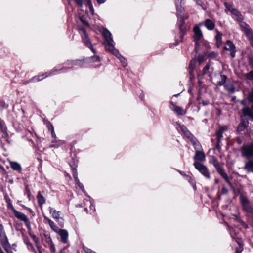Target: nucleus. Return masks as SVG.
I'll return each instance as SVG.
<instances>
[{"label":"nucleus","mask_w":253,"mask_h":253,"mask_svg":"<svg viewBox=\"0 0 253 253\" xmlns=\"http://www.w3.org/2000/svg\"><path fill=\"white\" fill-rule=\"evenodd\" d=\"M204 60V59L202 57L199 56L198 58V61L199 62V63H201Z\"/></svg>","instance_id":"obj_45"},{"label":"nucleus","mask_w":253,"mask_h":253,"mask_svg":"<svg viewBox=\"0 0 253 253\" xmlns=\"http://www.w3.org/2000/svg\"><path fill=\"white\" fill-rule=\"evenodd\" d=\"M0 129L3 132H6V128L2 124V121H1L0 122Z\"/></svg>","instance_id":"obj_37"},{"label":"nucleus","mask_w":253,"mask_h":253,"mask_svg":"<svg viewBox=\"0 0 253 253\" xmlns=\"http://www.w3.org/2000/svg\"><path fill=\"white\" fill-rule=\"evenodd\" d=\"M31 237H32V238H33V240H34L35 242H38V238H37V237H36L35 235H31Z\"/></svg>","instance_id":"obj_47"},{"label":"nucleus","mask_w":253,"mask_h":253,"mask_svg":"<svg viewBox=\"0 0 253 253\" xmlns=\"http://www.w3.org/2000/svg\"><path fill=\"white\" fill-rule=\"evenodd\" d=\"M249 65L253 69L249 73L245 75L247 79L252 80H253V59H251L249 61Z\"/></svg>","instance_id":"obj_18"},{"label":"nucleus","mask_w":253,"mask_h":253,"mask_svg":"<svg viewBox=\"0 0 253 253\" xmlns=\"http://www.w3.org/2000/svg\"><path fill=\"white\" fill-rule=\"evenodd\" d=\"M177 125H179V127L180 128V130L183 133V134L188 138H189L191 142H193L194 145H196V140L194 139L192 135L190 133V132L187 130L186 128L183 126L180 125L178 123H177Z\"/></svg>","instance_id":"obj_9"},{"label":"nucleus","mask_w":253,"mask_h":253,"mask_svg":"<svg viewBox=\"0 0 253 253\" xmlns=\"http://www.w3.org/2000/svg\"><path fill=\"white\" fill-rule=\"evenodd\" d=\"M5 105V104L4 102L2 101H0V107H4Z\"/></svg>","instance_id":"obj_50"},{"label":"nucleus","mask_w":253,"mask_h":253,"mask_svg":"<svg viewBox=\"0 0 253 253\" xmlns=\"http://www.w3.org/2000/svg\"><path fill=\"white\" fill-rule=\"evenodd\" d=\"M216 136H217V142L218 143H219L220 141V139L222 137V133H221L220 132H219V131H217L216 132Z\"/></svg>","instance_id":"obj_34"},{"label":"nucleus","mask_w":253,"mask_h":253,"mask_svg":"<svg viewBox=\"0 0 253 253\" xmlns=\"http://www.w3.org/2000/svg\"><path fill=\"white\" fill-rule=\"evenodd\" d=\"M215 182L216 183H217L218 182V180H217V179H215Z\"/></svg>","instance_id":"obj_62"},{"label":"nucleus","mask_w":253,"mask_h":253,"mask_svg":"<svg viewBox=\"0 0 253 253\" xmlns=\"http://www.w3.org/2000/svg\"><path fill=\"white\" fill-rule=\"evenodd\" d=\"M81 32V34L82 37L83 41L84 43L90 49L92 50V51L94 52V49L92 47V44L90 42V39L88 38V36L86 32L85 29L83 28H81L80 29Z\"/></svg>","instance_id":"obj_7"},{"label":"nucleus","mask_w":253,"mask_h":253,"mask_svg":"<svg viewBox=\"0 0 253 253\" xmlns=\"http://www.w3.org/2000/svg\"><path fill=\"white\" fill-rule=\"evenodd\" d=\"M50 74V73H46L45 74V77H47L48 76H49V75Z\"/></svg>","instance_id":"obj_58"},{"label":"nucleus","mask_w":253,"mask_h":253,"mask_svg":"<svg viewBox=\"0 0 253 253\" xmlns=\"http://www.w3.org/2000/svg\"><path fill=\"white\" fill-rule=\"evenodd\" d=\"M23 207H24L25 208H26L27 210H28V211H29L30 212H31L32 211V210L31 209L29 208H27V207H26L25 206H23Z\"/></svg>","instance_id":"obj_53"},{"label":"nucleus","mask_w":253,"mask_h":253,"mask_svg":"<svg viewBox=\"0 0 253 253\" xmlns=\"http://www.w3.org/2000/svg\"><path fill=\"white\" fill-rule=\"evenodd\" d=\"M0 253H4L2 249H0Z\"/></svg>","instance_id":"obj_59"},{"label":"nucleus","mask_w":253,"mask_h":253,"mask_svg":"<svg viewBox=\"0 0 253 253\" xmlns=\"http://www.w3.org/2000/svg\"><path fill=\"white\" fill-rule=\"evenodd\" d=\"M73 64L75 65H80L82 64V62L81 61H78V60L74 61L73 62Z\"/></svg>","instance_id":"obj_46"},{"label":"nucleus","mask_w":253,"mask_h":253,"mask_svg":"<svg viewBox=\"0 0 253 253\" xmlns=\"http://www.w3.org/2000/svg\"><path fill=\"white\" fill-rule=\"evenodd\" d=\"M219 143H218V144H217V146H216V147H217V148L218 149H219V148H220Z\"/></svg>","instance_id":"obj_60"},{"label":"nucleus","mask_w":253,"mask_h":253,"mask_svg":"<svg viewBox=\"0 0 253 253\" xmlns=\"http://www.w3.org/2000/svg\"><path fill=\"white\" fill-rule=\"evenodd\" d=\"M226 46H227L228 50L231 51V56L232 58L234 57L235 55L236 51L235 46H234L233 42L229 40H227L226 42Z\"/></svg>","instance_id":"obj_14"},{"label":"nucleus","mask_w":253,"mask_h":253,"mask_svg":"<svg viewBox=\"0 0 253 253\" xmlns=\"http://www.w3.org/2000/svg\"><path fill=\"white\" fill-rule=\"evenodd\" d=\"M0 129L3 132H6V128L2 124V121H1L0 122Z\"/></svg>","instance_id":"obj_36"},{"label":"nucleus","mask_w":253,"mask_h":253,"mask_svg":"<svg viewBox=\"0 0 253 253\" xmlns=\"http://www.w3.org/2000/svg\"><path fill=\"white\" fill-rule=\"evenodd\" d=\"M49 212L51 214L52 217L56 219H58L60 218V212L57 211L54 208H49Z\"/></svg>","instance_id":"obj_20"},{"label":"nucleus","mask_w":253,"mask_h":253,"mask_svg":"<svg viewBox=\"0 0 253 253\" xmlns=\"http://www.w3.org/2000/svg\"><path fill=\"white\" fill-rule=\"evenodd\" d=\"M236 241L240 246V247L239 248H237L236 249V253H241L243 250V248L241 247V242H240V241H237V240Z\"/></svg>","instance_id":"obj_32"},{"label":"nucleus","mask_w":253,"mask_h":253,"mask_svg":"<svg viewBox=\"0 0 253 253\" xmlns=\"http://www.w3.org/2000/svg\"><path fill=\"white\" fill-rule=\"evenodd\" d=\"M221 36L222 34L218 31H217V35L215 36V39L216 41V45L217 47H219V46L221 44L222 40H221Z\"/></svg>","instance_id":"obj_25"},{"label":"nucleus","mask_w":253,"mask_h":253,"mask_svg":"<svg viewBox=\"0 0 253 253\" xmlns=\"http://www.w3.org/2000/svg\"><path fill=\"white\" fill-rule=\"evenodd\" d=\"M242 31L245 33L251 45L253 46V31L250 26L246 23H243L240 25Z\"/></svg>","instance_id":"obj_4"},{"label":"nucleus","mask_w":253,"mask_h":253,"mask_svg":"<svg viewBox=\"0 0 253 253\" xmlns=\"http://www.w3.org/2000/svg\"><path fill=\"white\" fill-rule=\"evenodd\" d=\"M44 218L48 221V223L52 229L55 232L58 233L60 229L58 228V227L54 224V223L51 219L47 218L45 216H44Z\"/></svg>","instance_id":"obj_17"},{"label":"nucleus","mask_w":253,"mask_h":253,"mask_svg":"<svg viewBox=\"0 0 253 253\" xmlns=\"http://www.w3.org/2000/svg\"><path fill=\"white\" fill-rule=\"evenodd\" d=\"M225 4V6L226 7V8L229 10V11H230L231 10V9H232L233 8V6L231 5H230L229 4L227 3H224Z\"/></svg>","instance_id":"obj_41"},{"label":"nucleus","mask_w":253,"mask_h":253,"mask_svg":"<svg viewBox=\"0 0 253 253\" xmlns=\"http://www.w3.org/2000/svg\"><path fill=\"white\" fill-rule=\"evenodd\" d=\"M181 174H182V175H185L186 176V177H187L188 180H189L190 183H191V184H192L193 185V187L195 189L196 188V186L194 184V182H193V180L191 179V178L188 175H187L186 174L184 173V172H182V173L181 172Z\"/></svg>","instance_id":"obj_31"},{"label":"nucleus","mask_w":253,"mask_h":253,"mask_svg":"<svg viewBox=\"0 0 253 253\" xmlns=\"http://www.w3.org/2000/svg\"><path fill=\"white\" fill-rule=\"evenodd\" d=\"M75 2L81 7H82L83 6V0H75Z\"/></svg>","instance_id":"obj_38"},{"label":"nucleus","mask_w":253,"mask_h":253,"mask_svg":"<svg viewBox=\"0 0 253 253\" xmlns=\"http://www.w3.org/2000/svg\"><path fill=\"white\" fill-rule=\"evenodd\" d=\"M94 208V206L93 205L90 206V209H93Z\"/></svg>","instance_id":"obj_61"},{"label":"nucleus","mask_w":253,"mask_h":253,"mask_svg":"<svg viewBox=\"0 0 253 253\" xmlns=\"http://www.w3.org/2000/svg\"><path fill=\"white\" fill-rule=\"evenodd\" d=\"M205 26L209 30H213L214 28V23L210 19H207L205 21Z\"/></svg>","instance_id":"obj_22"},{"label":"nucleus","mask_w":253,"mask_h":253,"mask_svg":"<svg viewBox=\"0 0 253 253\" xmlns=\"http://www.w3.org/2000/svg\"><path fill=\"white\" fill-rule=\"evenodd\" d=\"M225 88L229 91L230 93H234L235 91V89L233 87H231L230 88H228L226 85H224Z\"/></svg>","instance_id":"obj_39"},{"label":"nucleus","mask_w":253,"mask_h":253,"mask_svg":"<svg viewBox=\"0 0 253 253\" xmlns=\"http://www.w3.org/2000/svg\"><path fill=\"white\" fill-rule=\"evenodd\" d=\"M196 2L198 4L201 5V1L200 0H197Z\"/></svg>","instance_id":"obj_55"},{"label":"nucleus","mask_w":253,"mask_h":253,"mask_svg":"<svg viewBox=\"0 0 253 253\" xmlns=\"http://www.w3.org/2000/svg\"><path fill=\"white\" fill-rule=\"evenodd\" d=\"M242 201L243 204H246V203H248V201L247 199H242Z\"/></svg>","instance_id":"obj_51"},{"label":"nucleus","mask_w":253,"mask_h":253,"mask_svg":"<svg viewBox=\"0 0 253 253\" xmlns=\"http://www.w3.org/2000/svg\"><path fill=\"white\" fill-rule=\"evenodd\" d=\"M169 103H170L169 108H170L172 110H174L173 102H172V101H170Z\"/></svg>","instance_id":"obj_48"},{"label":"nucleus","mask_w":253,"mask_h":253,"mask_svg":"<svg viewBox=\"0 0 253 253\" xmlns=\"http://www.w3.org/2000/svg\"><path fill=\"white\" fill-rule=\"evenodd\" d=\"M82 22L84 24L86 25H88V23H86V22L84 21V20H82Z\"/></svg>","instance_id":"obj_56"},{"label":"nucleus","mask_w":253,"mask_h":253,"mask_svg":"<svg viewBox=\"0 0 253 253\" xmlns=\"http://www.w3.org/2000/svg\"><path fill=\"white\" fill-rule=\"evenodd\" d=\"M194 159L197 161L203 162L205 160V156L204 153L200 151H196L194 156Z\"/></svg>","instance_id":"obj_16"},{"label":"nucleus","mask_w":253,"mask_h":253,"mask_svg":"<svg viewBox=\"0 0 253 253\" xmlns=\"http://www.w3.org/2000/svg\"><path fill=\"white\" fill-rule=\"evenodd\" d=\"M99 57L98 56H96L95 57H94V59H93V60L94 61H97L99 60Z\"/></svg>","instance_id":"obj_52"},{"label":"nucleus","mask_w":253,"mask_h":253,"mask_svg":"<svg viewBox=\"0 0 253 253\" xmlns=\"http://www.w3.org/2000/svg\"><path fill=\"white\" fill-rule=\"evenodd\" d=\"M243 154L248 158L253 156V145H250L244 147L243 149Z\"/></svg>","instance_id":"obj_10"},{"label":"nucleus","mask_w":253,"mask_h":253,"mask_svg":"<svg viewBox=\"0 0 253 253\" xmlns=\"http://www.w3.org/2000/svg\"><path fill=\"white\" fill-rule=\"evenodd\" d=\"M10 166L11 168L14 170L20 171L21 170L20 165L16 162H10Z\"/></svg>","instance_id":"obj_23"},{"label":"nucleus","mask_w":253,"mask_h":253,"mask_svg":"<svg viewBox=\"0 0 253 253\" xmlns=\"http://www.w3.org/2000/svg\"><path fill=\"white\" fill-rule=\"evenodd\" d=\"M209 65H207L205 66V67L203 68V73L204 74L206 73L207 70L209 69Z\"/></svg>","instance_id":"obj_44"},{"label":"nucleus","mask_w":253,"mask_h":253,"mask_svg":"<svg viewBox=\"0 0 253 253\" xmlns=\"http://www.w3.org/2000/svg\"><path fill=\"white\" fill-rule=\"evenodd\" d=\"M241 104H242V105H245V106H246V102H245V101H242L241 102Z\"/></svg>","instance_id":"obj_54"},{"label":"nucleus","mask_w":253,"mask_h":253,"mask_svg":"<svg viewBox=\"0 0 253 253\" xmlns=\"http://www.w3.org/2000/svg\"><path fill=\"white\" fill-rule=\"evenodd\" d=\"M97 2L99 4H102L105 2L106 0H96Z\"/></svg>","instance_id":"obj_49"},{"label":"nucleus","mask_w":253,"mask_h":253,"mask_svg":"<svg viewBox=\"0 0 253 253\" xmlns=\"http://www.w3.org/2000/svg\"><path fill=\"white\" fill-rule=\"evenodd\" d=\"M47 127H48L49 130H50L51 131L52 137H54L55 134V133L54 131L53 126L49 122H48V123L47 124Z\"/></svg>","instance_id":"obj_29"},{"label":"nucleus","mask_w":253,"mask_h":253,"mask_svg":"<svg viewBox=\"0 0 253 253\" xmlns=\"http://www.w3.org/2000/svg\"><path fill=\"white\" fill-rule=\"evenodd\" d=\"M230 11L232 14H234L236 16H238L239 14V12L233 7L232 9H231V10Z\"/></svg>","instance_id":"obj_35"},{"label":"nucleus","mask_w":253,"mask_h":253,"mask_svg":"<svg viewBox=\"0 0 253 253\" xmlns=\"http://www.w3.org/2000/svg\"><path fill=\"white\" fill-rule=\"evenodd\" d=\"M102 34L105 39L104 44L106 50L112 51V50H113L115 48L113 44V40L111 37V33L108 30L104 29L103 30Z\"/></svg>","instance_id":"obj_2"},{"label":"nucleus","mask_w":253,"mask_h":253,"mask_svg":"<svg viewBox=\"0 0 253 253\" xmlns=\"http://www.w3.org/2000/svg\"><path fill=\"white\" fill-rule=\"evenodd\" d=\"M201 6H202L203 9H205V7L204 6H203V5H201Z\"/></svg>","instance_id":"obj_64"},{"label":"nucleus","mask_w":253,"mask_h":253,"mask_svg":"<svg viewBox=\"0 0 253 253\" xmlns=\"http://www.w3.org/2000/svg\"><path fill=\"white\" fill-rule=\"evenodd\" d=\"M224 49L226 50H229L227 46L224 47Z\"/></svg>","instance_id":"obj_57"},{"label":"nucleus","mask_w":253,"mask_h":253,"mask_svg":"<svg viewBox=\"0 0 253 253\" xmlns=\"http://www.w3.org/2000/svg\"><path fill=\"white\" fill-rule=\"evenodd\" d=\"M175 112L179 115H184L186 113V110L182 108L175 106Z\"/></svg>","instance_id":"obj_24"},{"label":"nucleus","mask_w":253,"mask_h":253,"mask_svg":"<svg viewBox=\"0 0 253 253\" xmlns=\"http://www.w3.org/2000/svg\"><path fill=\"white\" fill-rule=\"evenodd\" d=\"M247 123L245 122H241L238 125L237 130L238 131H241L243 130L247 127Z\"/></svg>","instance_id":"obj_27"},{"label":"nucleus","mask_w":253,"mask_h":253,"mask_svg":"<svg viewBox=\"0 0 253 253\" xmlns=\"http://www.w3.org/2000/svg\"><path fill=\"white\" fill-rule=\"evenodd\" d=\"M175 2L177 5H178V3L180 4L179 5L177 6V24L180 30V38L182 39L186 33L187 29L184 20L187 19L189 15L187 13H185L184 8L181 5L182 0H176Z\"/></svg>","instance_id":"obj_1"},{"label":"nucleus","mask_w":253,"mask_h":253,"mask_svg":"<svg viewBox=\"0 0 253 253\" xmlns=\"http://www.w3.org/2000/svg\"><path fill=\"white\" fill-rule=\"evenodd\" d=\"M248 100L250 102L252 103L253 104V90H252V91L249 94V95L248 96Z\"/></svg>","instance_id":"obj_33"},{"label":"nucleus","mask_w":253,"mask_h":253,"mask_svg":"<svg viewBox=\"0 0 253 253\" xmlns=\"http://www.w3.org/2000/svg\"><path fill=\"white\" fill-rule=\"evenodd\" d=\"M211 163L213 166L215 167L218 172L221 175V176L227 181L229 182L228 180V176L224 172L222 169L220 163L218 161L217 159L215 157H212Z\"/></svg>","instance_id":"obj_6"},{"label":"nucleus","mask_w":253,"mask_h":253,"mask_svg":"<svg viewBox=\"0 0 253 253\" xmlns=\"http://www.w3.org/2000/svg\"><path fill=\"white\" fill-rule=\"evenodd\" d=\"M6 202L7 203V207L9 209H11L12 211H14L15 209H14V207L13 206L11 200L10 199H6Z\"/></svg>","instance_id":"obj_30"},{"label":"nucleus","mask_w":253,"mask_h":253,"mask_svg":"<svg viewBox=\"0 0 253 253\" xmlns=\"http://www.w3.org/2000/svg\"><path fill=\"white\" fill-rule=\"evenodd\" d=\"M38 201L39 205L42 206L45 203V199L44 197L41 195V192H39L37 195Z\"/></svg>","instance_id":"obj_26"},{"label":"nucleus","mask_w":253,"mask_h":253,"mask_svg":"<svg viewBox=\"0 0 253 253\" xmlns=\"http://www.w3.org/2000/svg\"><path fill=\"white\" fill-rule=\"evenodd\" d=\"M84 251L86 252V253H96L95 252H94L91 249L87 248L84 249Z\"/></svg>","instance_id":"obj_42"},{"label":"nucleus","mask_w":253,"mask_h":253,"mask_svg":"<svg viewBox=\"0 0 253 253\" xmlns=\"http://www.w3.org/2000/svg\"><path fill=\"white\" fill-rule=\"evenodd\" d=\"M40 77H41V76H37V77H34V78H33L32 79V81L34 82V81H35L36 80L38 81L42 80L43 78L40 79Z\"/></svg>","instance_id":"obj_40"},{"label":"nucleus","mask_w":253,"mask_h":253,"mask_svg":"<svg viewBox=\"0 0 253 253\" xmlns=\"http://www.w3.org/2000/svg\"><path fill=\"white\" fill-rule=\"evenodd\" d=\"M57 233L60 236L61 241L62 242L64 243H67L68 237V233L67 231L64 229H60Z\"/></svg>","instance_id":"obj_12"},{"label":"nucleus","mask_w":253,"mask_h":253,"mask_svg":"<svg viewBox=\"0 0 253 253\" xmlns=\"http://www.w3.org/2000/svg\"><path fill=\"white\" fill-rule=\"evenodd\" d=\"M0 242L4 249L7 253H9L11 249L10 244L6 235L3 226L1 224H0Z\"/></svg>","instance_id":"obj_3"},{"label":"nucleus","mask_w":253,"mask_h":253,"mask_svg":"<svg viewBox=\"0 0 253 253\" xmlns=\"http://www.w3.org/2000/svg\"><path fill=\"white\" fill-rule=\"evenodd\" d=\"M244 169L248 172L253 171V160L249 161L247 162L244 167Z\"/></svg>","instance_id":"obj_19"},{"label":"nucleus","mask_w":253,"mask_h":253,"mask_svg":"<svg viewBox=\"0 0 253 253\" xmlns=\"http://www.w3.org/2000/svg\"><path fill=\"white\" fill-rule=\"evenodd\" d=\"M226 129V128L224 126H221L218 131L223 133V132Z\"/></svg>","instance_id":"obj_43"},{"label":"nucleus","mask_w":253,"mask_h":253,"mask_svg":"<svg viewBox=\"0 0 253 253\" xmlns=\"http://www.w3.org/2000/svg\"><path fill=\"white\" fill-rule=\"evenodd\" d=\"M13 212L14 214V215L15 216V217L16 218H18L19 219H20L23 221H24L25 223L28 222V218L26 216V215H25L24 213L16 211V210H14V211Z\"/></svg>","instance_id":"obj_13"},{"label":"nucleus","mask_w":253,"mask_h":253,"mask_svg":"<svg viewBox=\"0 0 253 253\" xmlns=\"http://www.w3.org/2000/svg\"><path fill=\"white\" fill-rule=\"evenodd\" d=\"M242 112L244 116H248L253 120V112L249 107H247L243 108Z\"/></svg>","instance_id":"obj_21"},{"label":"nucleus","mask_w":253,"mask_h":253,"mask_svg":"<svg viewBox=\"0 0 253 253\" xmlns=\"http://www.w3.org/2000/svg\"><path fill=\"white\" fill-rule=\"evenodd\" d=\"M195 168L206 178H210V173L208 168L198 162H195L194 163Z\"/></svg>","instance_id":"obj_5"},{"label":"nucleus","mask_w":253,"mask_h":253,"mask_svg":"<svg viewBox=\"0 0 253 253\" xmlns=\"http://www.w3.org/2000/svg\"><path fill=\"white\" fill-rule=\"evenodd\" d=\"M251 108H252V109L253 110V104L252 105Z\"/></svg>","instance_id":"obj_63"},{"label":"nucleus","mask_w":253,"mask_h":253,"mask_svg":"<svg viewBox=\"0 0 253 253\" xmlns=\"http://www.w3.org/2000/svg\"><path fill=\"white\" fill-rule=\"evenodd\" d=\"M227 77L224 75H218L216 76V84L221 86L224 84Z\"/></svg>","instance_id":"obj_11"},{"label":"nucleus","mask_w":253,"mask_h":253,"mask_svg":"<svg viewBox=\"0 0 253 253\" xmlns=\"http://www.w3.org/2000/svg\"><path fill=\"white\" fill-rule=\"evenodd\" d=\"M194 31V41L195 42L196 47L199 45L198 42L202 38L203 34L198 26H195L193 28Z\"/></svg>","instance_id":"obj_8"},{"label":"nucleus","mask_w":253,"mask_h":253,"mask_svg":"<svg viewBox=\"0 0 253 253\" xmlns=\"http://www.w3.org/2000/svg\"><path fill=\"white\" fill-rule=\"evenodd\" d=\"M110 52L119 59L123 66L125 67L126 65V59L120 54L117 50L114 49L113 50H112V51Z\"/></svg>","instance_id":"obj_15"},{"label":"nucleus","mask_w":253,"mask_h":253,"mask_svg":"<svg viewBox=\"0 0 253 253\" xmlns=\"http://www.w3.org/2000/svg\"><path fill=\"white\" fill-rule=\"evenodd\" d=\"M74 178L75 181L76 183L78 185V186L83 190L84 188V186L82 183L79 181V179L77 177V173L76 172L74 174Z\"/></svg>","instance_id":"obj_28"}]
</instances>
